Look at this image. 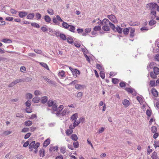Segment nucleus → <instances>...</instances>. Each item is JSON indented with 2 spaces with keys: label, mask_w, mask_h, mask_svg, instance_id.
<instances>
[{
  "label": "nucleus",
  "mask_w": 159,
  "mask_h": 159,
  "mask_svg": "<svg viewBox=\"0 0 159 159\" xmlns=\"http://www.w3.org/2000/svg\"><path fill=\"white\" fill-rule=\"evenodd\" d=\"M154 73L156 75H158L159 74V68L157 67H154L153 68Z\"/></svg>",
  "instance_id": "23"
},
{
  "label": "nucleus",
  "mask_w": 159,
  "mask_h": 159,
  "mask_svg": "<svg viewBox=\"0 0 159 159\" xmlns=\"http://www.w3.org/2000/svg\"><path fill=\"white\" fill-rule=\"evenodd\" d=\"M62 27L65 29H68L69 27V25L67 22L63 21L62 24Z\"/></svg>",
  "instance_id": "16"
},
{
  "label": "nucleus",
  "mask_w": 159,
  "mask_h": 159,
  "mask_svg": "<svg viewBox=\"0 0 159 159\" xmlns=\"http://www.w3.org/2000/svg\"><path fill=\"white\" fill-rule=\"evenodd\" d=\"M66 39H67V42L71 44L73 42V40L72 38L70 36H69L66 38Z\"/></svg>",
  "instance_id": "22"
},
{
  "label": "nucleus",
  "mask_w": 159,
  "mask_h": 159,
  "mask_svg": "<svg viewBox=\"0 0 159 159\" xmlns=\"http://www.w3.org/2000/svg\"><path fill=\"white\" fill-rule=\"evenodd\" d=\"M157 128L155 126H152L151 128L152 132L153 133H156L157 131Z\"/></svg>",
  "instance_id": "52"
},
{
  "label": "nucleus",
  "mask_w": 159,
  "mask_h": 159,
  "mask_svg": "<svg viewBox=\"0 0 159 159\" xmlns=\"http://www.w3.org/2000/svg\"><path fill=\"white\" fill-rule=\"evenodd\" d=\"M157 75L155 74L153 72H151L150 73V75L151 77L153 79H155L157 78Z\"/></svg>",
  "instance_id": "34"
},
{
  "label": "nucleus",
  "mask_w": 159,
  "mask_h": 159,
  "mask_svg": "<svg viewBox=\"0 0 159 159\" xmlns=\"http://www.w3.org/2000/svg\"><path fill=\"white\" fill-rule=\"evenodd\" d=\"M34 51L37 53L39 54H42V55H43L41 50L36 49H34Z\"/></svg>",
  "instance_id": "53"
},
{
  "label": "nucleus",
  "mask_w": 159,
  "mask_h": 159,
  "mask_svg": "<svg viewBox=\"0 0 159 159\" xmlns=\"http://www.w3.org/2000/svg\"><path fill=\"white\" fill-rule=\"evenodd\" d=\"M18 13L19 16L21 18L25 17L27 15V13L25 11H20Z\"/></svg>",
  "instance_id": "5"
},
{
  "label": "nucleus",
  "mask_w": 159,
  "mask_h": 159,
  "mask_svg": "<svg viewBox=\"0 0 159 159\" xmlns=\"http://www.w3.org/2000/svg\"><path fill=\"white\" fill-rule=\"evenodd\" d=\"M155 64V63L153 62H152L149 63L147 66V69L148 70H150V69H152L154 67V65Z\"/></svg>",
  "instance_id": "8"
},
{
  "label": "nucleus",
  "mask_w": 159,
  "mask_h": 159,
  "mask_svg": "<svg viewBox=\"0 0 159 159\" xmlns=\"http://www.w3.org/2000/svg\"><path fill=\"white\" fill-rule=\"evenodd\" d=\"M71 138L73 140L76 141L78 139V137L76 134H73L71 135Z\"/></svg>",
  "instance_id": "28"
},
{
  "label": "nucleus",
  "mask_w": 159,
  "mask_h": 159,
  "mask_svg": "<svg viewBox=\"0 0 159 159\" xmlns=\"http://www.w3.org/2000/svg\"><path fill=\"white\" fill-rule=\"evenodd\" d=\"M31 140V138L29 139L27 141L24 143L23 145V147H27L29 145V143L30 142Z\"/></svg>",
  "instance_id": "36"
},
{
  "label": "nucleus",
  "mask_w": 159,
  "mask_h": 159,
  "mask_svg": "<svg viewBox=\"0 0 159 159\" xmlns=\"http://www.w3.org/2000/svg\"><path fill=\"white\" fill-rule=\"evenodd\" d=\"M80 71L79 70L75 69L74 71V72L72 73L73 77L75 78H76L77 77V74L78 75L80 74Z\"/></svg>",
  "instance_id": "15"
},
{
  "label": "nucleus",
  "mask_w": 159,
  "mask_h": 159,
  "mask_svg": "<svg viewBox=\"0 0 159 159\" xmlns=\"http://www.w3.org/2000/svg\"><path fill=\"white\" fill-rule=\"evenodd\" d=\"M56 18L57 19V20L58 21H60V22H63V20L61 19V17L60 16H59L58 15H57L56 16Z\"/></svg>",
  "instance_id": "59"
},
{
  "label": "nucleus",
  "mask_w": 159,
  "mask_h": 159,
  "mask_svg": "<svg viewBox=\"0 0 159 159\" xmlns=\"http://www.w3.org/2000/svg\"><path fill=\"white\" fill-rule=\"evenodd\" d=\"M34 93L35 95L37 96L40 95L41 93L39 90H35Z\"/></svg>",
  "instance_id": "63"
},
{
  "label": "nucleus",
  "mask_w": 159,
  "mask_h": 159,
  "mask_svg": "<svg viewBox=\"0 0 159 159\" xmlns=\"http://www.w3.org/2000/svg\"><path fill=\"white\" fill-rule=\"evenodd\" d=\"M85 87V86L83 85L77 84L75 86V88L77 89H84Z\"/></svg>",
  "instance_id": "10"
},
{
  "label": "nucleus",
  "mask_w": 159,
  "mask_h": 159,
  "mask_svg": "<svg viewBox=\"0 0 159 159\" xmlns=\"http://www.w3.org/2000/svg\"><path fill=\"white\" fill-rule=\"evenodd\" d=\"M48 100V98L46 96L43 97L41 99V102L43 103H45Z\"/></svg>",
  "instance_id": "30"
},
{
  "label": "nucleus",
  "mask_w": 159,
  "mask_h": 159,
  "mask_svg": "<svg viewBox=\"0 0 159 159\" xmlns=\"http://www.w3.org/2000/svg\"><path fill=\"white\" fill-rule=\"evenodd\" d=\"M32 124V122L30 120H28L25 123V125L27 126H30Z\"/></svg>",
  "instance_id": "29"
},
{
  "label": "nucleus",
  "mask_w": 159,
  "mask_h": 159,
  "mask_svg": "<svg viewBox=\"0 0 159 159\" xmlns=\"http://www.w3.org/2000/svg\"><path fill=\"white\" fill-rule=\"evenodd\" d=\"M58 147L57 146H53L50 148L49 151L50 152L55 151V150H57Z\"/></svg>",
  "instance_id": "20"
},
{
  "label": "nucleus",
  "mask_w": 159,
  "mask_h": 159,
  "mask_svg": "<svg viewBox=\"0 0 159 159\" xmlns=\"http://www.w3.org/2000/svg\"><path fill=\"white\" fill-rule=\"evenodd\" d=\"M73 130L70 129H68L67 130L66 132V134L67 135H69L70 134H71L73 132Z\"/></svg>",
  "instance_id": "43"
},
{
  "label": "nucleus",
  "mask_w": 159,
  "mask_h": 159,
  "mask_svg": "<svg viewBox=\"0 0 159 159\" xmlns=\"http://www.w3.org/2000/svg\"><path fill=\"white\" fill-rule=\"evenodd\" d=\"M48 83L53 85H55L56 83L54 81H52L48 78L46 80Z\"/></svg>",
  "instance_id": "37"
},
{
  "label": "nucleus",
  "mask_w": 159,
  "mask_h": 159,
  "mask_svg": "<svg viewBox=\"0 0 159 159\" xmlns=\"http://www.w3.org/2000/svg\"><path fill=\"white\" fill-rule=\"evenodd\" d=\"M103 26L102 27V29L105 31H108L110 30V28L108 26L109 25H106L105 23H104Z\"/></svg>",
  "instance_id": "9"
},
{
  "label": "nucleus",
  "mask_w": 159,
  "mask_h": 159,
  "mask_svg": "<svg viewBox=\"0 0 159 159\" xmlns=\"http://www.w3.org/2000/svg\"><path fill=\"white\" fill-rule=\"evenodd\" d=\"M59 37L63 40H65L66 39V36L63 34H61Z\"/></svg>",
  "instance_id": "40"
},
{
  "label": "nucleus",
  "mask_w": 159,
  "mask_h": 159,
  "mask_svg": "<svg viewBox=\"0 0 159 159\" xmlns=\"http://www.w3.org/2000/svg\"><path fill=\"white\" fill-rule=\"evenodd\" d=\"M39 97H35L33 98L32 101L34 103H38L39 102Z\"/></svg>",
  "instance_id": "26"
},
{
  "label": "nucleus",
  "mask_w": 159,
  "mask_h": 159,
  "mask_svg": "<svg viewBox=\"0 0 159 159\" xmlns=\"http://www.w3.org/2000/svg\"><path fill=\"white\" fill-rule=\"evenodd\" d=\"M119 80L118 79L116 78H113L112 82L114 84H117L119 82Z\"/></svg>",
  "instance_id": "55"
},
{
  "label": "nucleus",
  "mask_w": 159,
  "mask_h": 159,
  "mask_svg": "<svg viewBox=\"0 0 159 159\" xmlns=\"http://www.w3.org/2000/svg\"><path fill=\"white\" fill-rule=\"evenodd\" d=\"M53 22L55 24L60 25V23L57 22L56 18L54 17L53 18Z\"/></svg>",
  "instance_id": "54"
},
{
  "label": "nucleus",
  "mask_w": 159,
  "mask_h": 159,
  "mask_svg": "<svg viewBox=\"0 0 159 159\" xmlns=\"http://www.w3.org/2000/svg\"><path fill=\"white\" fill-rule=\"evenodd\" d=\"M78 115L77 114L75 113L73 114L71 117V119L72 120L76 121V119L77 118Z\"/></svg>",
  "instance_id": "21"
},
{
  "label": "nucleus",
  "mask_w": 159,
  "mask_h": 159,
  "mask_svg": "<svg viewBox=\"0 0 159 159\" xmlns=\"http://www.w3.org/2000/svg\"><path fill=\"white\" fill-rule=\"evenodd\" d=\"M150 85L152 87L155 86V82L154 80H151L150 82Z\"/></svg>",
  "instance_id": "56"
},
{
  "label": "nucleus",
  "mask_w": 159,
  "mask_h": 159,
  "mask_svg": "<svg viewBox=\"0 0 159 159\" xmlns=\"http://www.w3.org/2000/svg\"><path fill=\"white\" fill-rule=\"evenodd\" d=\"M156 22L155 20H152L149 21V24L150 26H153L156 23Z\"/></svg>",
  "instance_id": "44"
},
{
  "label": "nucleus",
  "mask_w": 159,
  "mask_h": 159,
  "mask_svg": "<svg viewBox=\"0 0 159 159\" xmlns=\"http://www.w3.org/2000/svg\"><path fill=\"white\" fill-rule=\"evenodd\" d=\"M96 68L98 69L99 70H101L102 69V66L100 64H97L96 65Z\"/></svg>",
  "instance_id": "64"
},
{
  "label": "nucleus",
  "mask_w": 159,
  "mask_h": 159,
  "mask_svg": "<svg viewBox=\"0 0 159 159\" xmlns=\"http://www.w3.org/2000/svg\"><path fill=\"white\" fill-rule=\"evenodd\" d=\"M35 144V141H33L31 142L29 145V148L30 149L34 148V145Z\"/></svg>",
  "instance_id": "46"
},
{
  "label": "nucleus",
  "mask_w": 159,
  "mask_h": 159,
  "mask_svg": "<svg viewBox=\"0 0 159 159\" xmlns=\"http://www.w3.org/2000/svg\"><path fill=\"white\" fill-rule=\"evenodd\" d=\"M50 142V139H48L45 141L43 143V146L44 147H46L48 145Z\"/></svg>",
  "instance_id": "11"
},
{
  "label": "nucleus",
  "mask_w": 159,
  "mask_h": 159,
  "mask_svg": "<svg viewBox=\"0 0 159 159\" xmlns=\"http://www.w3.org/2000/svg\"><path fill=\"white\" fill-rule=\"evenodd\" d=\"M16 157L18 159H23L24 158L23 156L19 154L16 155Z\"/></svg>",
  "instance_id": "61"
},
{
  "label": "nucleus",
  "mask_w": 159,
  "mask_h": 159,
  "mask_svg": "<svg viewBox=\"0 0 159 159\" xmlns=\"http://www.w3.org/2000/svg\"><path fill=\"white\" fill-rule=\"evenodd\" d=\"M102 22L104 23H105L106 25H109L110 27L114 31H115L116 30V27L115 25L111 23L109 20L107 19H104L102 20Z\"/></svg>",
  "instance_id": "2"
},
{
  "label": "nucleus",
  "mask_w": 159,
  "mask_h": 159,
  "mask_svg": "<svg viewBox=\"0 0 159 159\" xmlns=\"http://www.w3.org/2000/svg\"><path fill=\"white\" fill-rule=\"evenodd\" d=\"M125 90L127 92L131 93H133L134 92V89L130 88H126L125 89Z\"/></svg>",
  "instance_id": "42"
},
{
  "label": "nucleus",
  "mask_w": 159,
  "mask_h": 159,
  "mask_svg": "<svg viewBox=\"0 0 159 159\" xmlns=\"http://www.w3.org/2000/svg\"><path fill=\"white\" fill-rule=\"evenodd\" d=\"M66 148L65 147H64L61 148L60 149V151L61 153H64L66 152Z\"/></svg>",
  "instance_id": "57"
},
{
  "label": "nucleus",
  "mask_w": 159,
  "mask_h": 159,
  "mask_svg": "<svg viewBox=\"0 0 159 159\" xmlns=\"http://www.w3.org/2000/svg\"><path fill=\"white\" fill-rule=\"evenodd\" d=\"M47 12L48 13L51 15H52L54 14L53 10L50 8L48 9Z\"/></svg>",
  "instance_id": "27"
},
{
  "label": "nucleus",
  "mask_w": 159,
  "mask_h": 159,
  "mask_svg": "<svg viewBox=\"0 0 159 159\" xmlns=\"http://www.w3.org/2000/svg\"><path fill=\"white\" fill-rule=\"evenodd\" d=\"M129 31V29L128 28L124 29L123 30L124 34L125 35L128 34Z\"/></svg>",
  "instance_id": "45"
},
{
  "label": "nucleus",
  "mask_w": 159,
  "mask_h": 159,
  "mask_svg": "<svg viewBox=\"0 0 159 159\" xmlns=\"http://www.w3.org/2000/svg\"><path fill=\"white\" fill-rule=\"evenodd\" d=\"M48 104L49 107H52V113L55 114L57 116H59L60 114L62 116H64L67 112V109L65 108L63 111L61 113V111L64 108L63 105H60L57 108V105L56 103V102L55 101L49 100L48 102Z\"/></svg>",
  "instance_id": "1"
},
{
  "label": "nucleus",
  "mask_w": 159,
  "mask_h": 159,
  "mask_svg": "<svg viewBox=\"0 0 159 159\" xmlns=\"http://www.w3.org/2000/svg\"><path fill=\"white\" fill-rule=\"evenodd\" d=\"M100 76L102 79H104L105 77V75L104 71H101L100 73Z\"/></svg>",
  "instance_id": "51"
},
{
  "label": "nucleus",
  "mask_w": 159,
  "mask_h": 159,
  "mask_svg": "<svg viewBox=\"0 0 159 159\" xmlns=\"http://www.w3.org/2000/svg\"><path fill=\"white\" fill-rule=\"evenodd\" d=\"M151 13L153 15L152 17L151 18L153 19L155 18L156 16V11H155L151 10Z\"/></svg>",
  "instance_id": "35"
},
{
  "label": "nucleus",
  "mask_w": 159,
  "mask_h": 159,
  "mask_svg": "<svg viewBox=\"0 0 159 159\" xmlns=\"http://www.w3.org/2000/svg\"><path fill=\"white\" fill-rule=\"evenodd\" d=\"M11 133V131L7 130L3 132L2 133V134L4 136H6L10 134Z\"/></svg>",
  "instance_id": "38"
},
{
  "label": "nucleus",
  "mask_w": 159,
  "mask_h": 159,
  "mask_svg": "<svg viewBox=\"0 0 159 159\" xmlns=\"http://www.w3.org/2000/svg\"><path fill=\"white\" fill-rule=\"evenodd\" d=\"M107 17H108V19H109L112 22L115 23H117L118 22V21L117 20L115 16L113 14H111L110 15H108L107 16Z\"/></svg>",
  "instance_id": "4"
},
{
  "label": "nucleus",
  "mask_w": 159,
  "mask_h": 159,
  "mask_svg": "<svg viewBox=\"0 0 159 159\" xmlns=\"http://www.w3.org/2000/svg\"><path fill=\"white\" fill-rule=\"evenodd\" d=\"M146 7L148 9L153 10L156 9V7H157V4L155 3H150L147 4Z\"/></svg>",
  "instance_id": "3"
},
{
  "label": "nucleus",
  "mask_w": 159,
  "mask_h": 159,
  "mask_svg": "<svg viewBox=\"0 0 159 159\" xmlns=\"http://www.w3.org/2000/svg\"><path fill=\"white\" fill-rule=\"evenodd\" d=\"M122 104L125 107H128L130 104V103L129 100L127 99H125L123 100L122 102Z\"/></svg>",
  "instance_id": "6"
},
{
  "label": "nucleus",
  "mask_w": 159,
  "mask_h": 159,
  "mask_svg": "<svg viewBox=\"0 0 159 159\" xmlns=\"http://www.w3.org/2000/svg\"><path fill=\"white\" fill-rule=\"evenodd\" d=\"M101 29V27L100 26H96L93 28V30L94 31H99Z\"/></svg>",
  "instance_id": "39"
},
{
  "label": "nucleus",
  "mask_w": 159,
  "mask_h": 159,
  "mask_svg": "<svg viewBox=\"0 0 159 159\" xmlns=\"http://www.w3.org/2000/svg\"><path fill=\"white\" fill-rule=\"evenodd\" d=\"M83 93L82 92H79L77 94V96L78 98L81 99L83 96Z\"/></svg>",
  "instance_id": "50"
},
{
  "label": "nucleus",
  "mask_w": 159,
  "mask_h": 159,
  "mask_svg": "<svg viewBox=\"0 0 159 159\" xmlns=\"http://www.w3.org/2000/svg\"><path fill=\"white\" fill-rule=\"evenodd\" d=\"M75 28L74 26L70 25L67 29L71 32H75Z\"/></svg>",
  "instance_id": "14"
},
{
  "label": "nucleus",
  "mask_w": 159,
  "mask_h": 159,
  "mask_svg": "<svg viewBox=\"0 0 159 159\" xmlns=\"http://www.w3.org/2000/svg\"><path fill=\"white\" fill-rule=\"evenodd\" d=\"M25 105L27 107H29L31 105L30 101L28 100L25 103Z\"/></svg>",
  "instance_id": "58"
},
{
  "label": "nucleus",
  "mask_w": 159,
  "mask_h": 159,
  "mask_svg": "<svg viewBox=\"0 0 159 159\" xmlns=\"http://www.w3.org/2000/svg\"><path fill=\"white\" fill-rule=\"evenodd\" d=\"M58 75L59 76H60L61 77L65 76V72L63 70H62L59 72Z\"/></svg>",
  "instance_id": "48"
},
{
  "label": "nucleus",
  "mask_w": 159,
  "mask_h": 159,
  "mask_svg": "<svg viewBox=\"0 0 159 159\" xmlns=\"http://www.w3.org/2000/svg\"><path fill=\"white\" fill-rule=\"evenodd\" d=\"M35 17L38 20H39L41 17V15L40 13H37L35 14Z\"/></svg>",
  "instance_id": "49"
},
{
  "label": "nucleus",
  "mask_w": 159,
  "mask_h": 159,
  "mask_svg": "<svg viewBox=\"0 0 159 159\" xmlns=\"http://www.w3.org/2000/svg\"><path fill=\"white\" fill-rule=\"evenodd\" d=\"M137 100L140 103H142L143 102V99L142 98V97L141 96H137L136 97Z\"/></svg>",
  "instance_id": "41"
},
{
  "label": "nucleus",
  "mask_w": 159,
  "mask_h": 159,
  "mask_svg": "<svg viewBox=\"0 0 159 159\" xmlns=\"http://www.w3.org/2000/svg\"><path fill=\"white\" fill-rule=\"evenodd\" d=\"M44 20L46 22L48 23H50L51 21V19L48 15H45L44 16Z\"/></svg>",
  "instance_id": "19"
},
{
  "label": "nucleus",
  "mask_w": 159,
  "mask_h": 159,
  "mask_svg": "<svg viewBox=\"0 0 159 159\" xmlns=\"http://www.w3.org/2000/svg\"><path fill=\"white\" fill-rule=\"evenodd\" d=\"M80 123V121H79V120H77V121H75L74 122V125L75 126H78L79 124Z\"/></svg>",
  "instance_id": "62"
},
{
  "label": "nucleus",
  "mask_w": 159,
  "mask_h": 159,
  "mask_svg": "<svg viewBox=\"0 0 159 159\" xmlns=\"http://www.w3.org/2000/svg\"><path fill=\"white\" fill-rule=\"evenodd\" d=\"M151 158L152 159H157L158 157L157 153L155 152H154L152 154Z\"/></svg>",
  "instance_id": "18"
},
{
  "label": "nucleus",
  "mask_w": 159,
  "mask_h": 159,
  "mask_svg": "<svg viewBox=\"0 0 159 159\" xmlns=\"http://www.w3.org/2000/svg\"><path fill=\"white\" fill-rule=\"evenodd\" d=\"M40 64L48 70H49V68L47 64L43 62H40Z\"/></svg>",
  "instance_id": "31"
},
{
  "label": "nucleus",
  "mask_w": 159,
  "mask_h": 159,
  "mask_svg": "<svg viewBox=\"0 0 159 159\" xmlns=\"http://www.w3.org/2000/svg\"><path fill=\"white\" fill-rule=\"evenodd\" d=\"M139 24V23L137 22H133L131 21L129 23V25L132 26H135L136 25H138Z\"/></svg>",
  "instance_id": "47"
},
{
  "label": "nucleus",
  "mask_w": 159,
  "mask_h": 159,
  "mask_svg": "<svg viewBox=\"0 0 159 159\" xmlns=\"http://www.w3.org/2000/svg\"><path fill=\"white\" fill-rule=\"evenodd\" d=\"M34 16L35 15L34 13H31L27 15L26 17L28 19L32 20L34 18Z\"/></svg>",
  "instance_id": "12"
},
{
  "label": "nucleus",
  "mask_w": 159,
  "mask_h": 159,
  "mask_svg": "<svg viewBox=\"0 0 159 159\" xmlns=\"http://www.w3.org/2000/svg\"><path fill=\"white\" fill-rule=\"evenodd\" d=\"M31 25L32 26L36 28H39L40 27V26L39 25V24L35 22L31 23Z\"/></svg>",
  "instance_id": "33"
},
{
  "label": "nucleus",
  "mask_w": 159,
  "mask_h": 159,
  "mask_svg": "<svg viewBox=\"0 0 159 159\" xmlns=\"http://www.w3.org/2000/svg\"><path fill=\"white\" fill-rule=\"evenodd\" d=\"M26 111L28 113H30L32 112V110L29 107H27L26 108Z\"/></svg>",
  "instance_id": "60"
},
{
  "label": "nucleus",
  "mask_w": 159,
  "mask_h": 159,
  "mask_svg": "<svg viewBox=\"0 0 159 159\" xmlns=\"http://www.w3.org/2000/svg\"><path fill=\"white\" fill-rule=\"evenodd\" d=\"M2 41L5 43H11L12 42L11 40L7 39H4L2 40Z\"/></svg>",
  "instance_id": "24"
},
{
  "label": "nucleus",
  "mask_w": 159,
  "mask_h": 159,
  "mask_svg": "<svg viewBox=\"0 0 159 159\" xmlns=\"http://www.w3.org/2000/svg\"><path fill=\"white\" fill-rule=\"evenodd\" d=\"M33 97L32 95L29 93H27L26 94V98L27 99H30L32 98Z\"/></svg>",
  "instance_id": "32"
},
{
  "label": "nucleus",
  "mask_w": 159,
  "mask_h": 159,
  "mask_svg": "<svg viewBox=\"0 0 159 159\" xmlns=\"http://www.w3.org/2000/svg\"><path fill=\"white\" fill-rule=\"evenodd\" d=\"M39 156L40 157H43L44 156V150L43 148L41 149L39 151Z\"/></svg>",
  "instance_id": "13"
},
{
  "label": "nucleus",
  "mask_w": 159,
  "mask_h": 159,
  "mask_svg": "<svg viewBox=\"0 0 159 159\" xmlns=\"http://www.w3.org/2000/svg\"><path fill=\"white\" fill-rule=\"evenodd\" d=\"M115 31H116L119 33L121 34L122 32V28H121L120 26H117L116 28Z\"/></svg>",
  "instance_id": "17"
},
{
  "label": "nucleus",
  "mask_w": 159,
  "mask_h": 159,
  "mask_svg": "<svg viewBox=\"0 0 159 159\" xmlns=\"http://www.w3.org/2000/svg\"><path fill=\"white\" fill-rule=\"evenodd\" d=\"M131 31H130V37H133L134 35V32L135 31V29L134 28H131Z\"/></svg>",
  "instance_id": "25"
},
{
  "label": "nucleus",
  "mask_w": 159,
  "mask_h": 159,
  "mask_svg": "<svg viewBox=\"0 0 159 159\" xmlns=\"http://www.w3.org/2000/svg\"><path fill=\"white\" fill-rule=\"evenodd\" d=\"M151 92L154 96L157 97L158 96V92L157 90L154 88H153L151 90Z\"/></svg>",
  "instance_id": "7"
}]
</instances>
